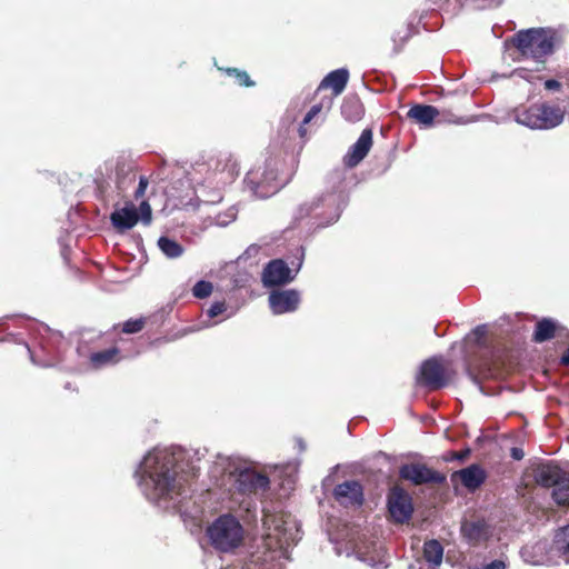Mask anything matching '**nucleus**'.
Segmentation results:
<instances>
[{
  "label": "nucleus",
  "instance_id": "f257e3e1",
  "mask_svg": "<svg viewBox=\"0 0 569 569\" xmlns=\"http://www.w3.org/2000/svg\"><path fill=\"white\" fill-rule=\"evenodd\" d=\"M196 471H183L174 456L168 452L149 453L142 463L141 486L151 501L172 500L182 496Z\"/></svg>",
  "mask_w": 569,
  "mask_h": 569
},
{
  "label": "nucleus",
  "instance_id": "f03ea898",
  "mask_svg": "<svg viewBox=\"0 0 569 569\" xmlns=\"http://www.w3.org/2000/svg\"><path fill=\"white\" fill-rule=\"evenodd\" d=\"M347 201L342 192H328L312 200L310 203L299 206L292 213L291 228L299 226L308 218L309 230L326 228L340 218Z\"/></svg>",
  "mask_w": 569,
  "mask_h": 569
},
{
  "label": "nucleus",
  "instance_id": "7ed1b4c3",
  "mask_svg": "<svg viewBox=\"0 0 569 569\" xmlns=\"http://www.w3.org/2000/svg\"><path fill=\"white\" fill-rule=\"evenodd\" d=\"M565 109L550 101L520 104L511 111L512 119L530 130L548 131L559 127L565 120Z\"/></svg>",
  "mask_w": 569,
  "mask_h": 569
},
{
  "label": "nucleus",
  "instance_id": "20e7f679",
  "mask_svg": "<svg viewBox=\"0 0 569 569\" xmlns=\"http://www.w3.org/2000/svg\"><path fill=\"white\" fill-rule=\"evenodd\" d=\"M511 42L525 58L543 62L548 56L553 53L556 34L542 28H532L518 31Z\"/></svg>",
  "mask_w": 569,
  "mask_h": 569
},
{
  "label": "nucleus",
  "instance_id": "39448f33",
  "mask_svg": "<svg viewBox=\"0 0 569 569\" xmlns=\"http://www.w3.org/2000/svg\"><path fill=\"white\" fill-rule=\"evenodd\" d=\"M211 545L220 551H230L239 547L243 539L240 522L231 515L217 518L207 530Z\"/></svg>",
  "mask_w": 569,
  "mask_h": 569
},
{
  "label": "nucleus",
  "instance_id": "423d86ee",
  "mask_svg": "<svg viewBox=\"0 0 569 569\" xmlns=\"http://www.w3.org/2000/svg\"><path fill=\"white\" fill-rule=\"evenodd\" d=\"M416 381L429 390H439L448 385V377L440 360L433 357L422 362Z\"/></svg>",
  "mask_w": 569,
  "mask_h": 569
},
{
  "label": "nucleus",
  "instance_id": "0eeeda50",
  "mask_svg": "<svg viewBox=\"0 0 569 569\" xmlns=\"http://www.w3.org/2000/svg\"><path fill=\"white\" fill-rule=\"evenodd\" d=\"M388 511L395 522L405 523L410 520L413 506L410 495L402 488L395 487L388 493Z\"/></svg>",
  "mask_w": 569,
  "mask_h": 569
},
{
  "label": "nucleus",
  "instance_id": "6e6552de",
  "mask_svg": "<svg viewBox=\"0 0 569 569\" xmlns=\"http://www.w3.org/2000/svg\"><path fill=\"white\" fill-rule=\"evenodd\" d=\"M399 476L416 486L446 482V476L422 463H406L400 467Z\"/></svg>",
  "mask_w": 569,
  "mask_h": 569
},
{
  "label": "nucleus",
  "instance_id": "1a4fd4ad",
  "mask_svg": "<svg viewBox=\"0 0 569 569\" xmlns=\"http://www.w3.org/2000/svg\"><path fill=\"white\" fill-rule=\"evenodd\" d=\"M332 496L335 500L348 508L360 507L363 503V488L357 480H347L335 487Z\"/></svg>",
  "mask_w": 569,
  "mask_h": 569
},
{
  "label": "nucleus",
  "instance_id": "9d476101",
  "mask_svg": "<svg viewBox=\"0 0 569 569\" xmlns=\"http://www.w3.org/2000/svg\"><path fill=\"white\" fill-rule=\"evenodd\" d=\"M269 487V478L251 469H243L237 473L236 489L243 495L256 493Z\"/></svg>",
  "mask_w": 569,
  "mask_h": 569
},
{
  "label": "nucleus",
  "instance_id": "9b49d317",
  "mask_svg": "<svg viewBox=\"0 0 569 569\" xmlns=\"http://www.w3.org/2000/svg\"><path fill=\"white\" fill-rule=\"evenodd\" d=\"M372 130L365 129L358 140L350 147L343 157V163L347 168L357 167L368 154L372 147Z\"/></svg>",
  "mask_w": 569,
  "mask_h": 569
},
{
  "label": "nucleus",
  "instance_id": "f8f14e48",
  "mask_svg": "<svg viewBox=\"0 0 569 569\" xmlns=\"http://www.w3.org/2000/svg\"><path fill=\"white\" fill-rule=\"evenodd\" d=\"M461 535L470 546H480L491 536L489 525L485 520L463 521L461 523Z\"/></svg>",
  "mask_w": 569,
  "mask_h": 569
},
{
  "label": "nucleus",
  "instance_id": "ddd939ff",
  "mask_svg": "<svg viewBox=\"0 0 569 569\" xmlns=\"http://www.w3.org/2000/svg\"><path fill=\"white\" fill-rule=\"evenodd\" d=\"M140 217L133 202H126V206L121 209L113 211L110 216L112 226L120 232L133 228Z\"/></svg>",
  "mask_w": 569,
  "mask_h": 569
},
{
  "label": "nucleus",
  "instance_id": "4468645a",
  "mask_svg": "<svg viewBox=\"0 0 569 569\" xmlns=\"http://www.w3.org/2000/svg\"><path fill=\"white\" fill-rule=\"evenodd\" d=\"M567 475L568 473L565 472L559 466L551 462L540 465L535 470V479L537 483L547 488H553Z\"/></svg>",
  "mask_w": 569,
  "mask_h": 569
},
{
  "label": "nucleus",
  "instance_id": "2eb2a0df",
  "mask_svg": "<svg viewBox=\"0 0 569 569\" xmlns=\"http://www.w3.org/2000/svg\"><path fill=\"white\" fill-rule=\"evenodd\" d=\"M261 280L264 287L272 288L284 283V260H271L263 269Z\"/></svg>",
  "mask_w": 569,
  "mask_h": 569
},
{
  "label": "nucleus",
  "instance_id": "dca6fc26",
  "mask_svg": "<svg viewBox=\"0 0 569 569\" xmlns=\"http://www.w3.org/2000/svg\"><path fill=\"white\" fill-rule=\"evenodd\" d=\"M349 80V70L347 68L336 69L329 72L320 82L319 89H332L335 96L343 92Z\"/></svg>",
  "mask_w": 569,
  "mask_h": 569
},
{
  "label": "nucleus",
  "instance_id": "f3484780",
  "mask_svg": "<svg viewBox=\"0 0 569 569\" xmlns=\"http://www.w3.org/2000/svg\"><path fill=\"white\" fill-rule=\"evenodd\" d=\"M461 483L470 491L478 489L486 480V472L479 465H470L457 472Z\"/></svg>",
  "mask_w": 569,
  "mask_h": 569
},
{
  "label": "nucleus",
  "instance_id": "a211bd4d",
  "mask_svg": "<svg viewBox=\"0 0 569 569\" xmlns=\"http://www.w3.org/2000/svg\"><path fill=\"white\" fill-rule=\"evenodd\" d=\"M438 116L439 110L431 104H415L407 112L408 119H412L423 127L432 126Z\"/></svg>",
  "mask_w": 569,
  "mask_h": 569
},
{
  "label": "nucleus",
  "instance_id": "6ab92c4d",
  "mask_svg": "<svg viewBox=\"0 0 569 569\" xmlns=\"http://www.w3.org/2000/svg\"><path fill=\"white\" fill-rule=\"evenodd\" d=\"M149 178L146 176H140L138 178V186L133 191V199L136 201H140L139 210L141 212V220L144 224H149L152 219V210L148 200L144 199L146 191L149 187Z\"/></svg>",
  "mask_w": 569,
  "mask_h": 569
},
{
  "label": "nucleus",
  "instance_id": "aec40b11",
  "mask_svg": "<svg viewBox=\"0 0 569 569\" xmlns=\"http://www.w3.org/2000/svg\"><path fill=\"white\" fill-rule=\"evenodd\" d=\"M547 541H537L532 545H526L520 550V556L525 562L533 566L543 565L547 560Z\"/></svg>",
  "mask_w": 569,
  "mask_h": 569
},
{
  "label": "nucleus",
  "instance_id": "412c9836",
  "mask_svg": "<svg viewBox=\"0 0 569 569\" xmlns=\"http://www.w3.org/2000/svg\"><path fill=\"white\" fill-rule=\"evenodd\" d=\"M89 360L91 366L96 369H100L109 365H116L121 360L120 349L118 347H111L106 350L92 352Z\"/></svg>",
  "mask_w": 569,
  "mask_h": 569
},
{
  "label": "nucleus",
  "instance_id": "4be33fe9",
  "mask_svg": "<svg viewBox=\"0 0 569 569\" xmlns=\"http://www.w3.org/2000/svg\"><path fill=\"white\" fill-rule=\"evenodd\" d=\"M365 113L360 99L356 96L346 97L341 104V114L349 122L359 121Z\"/></svg>",
  "mask_w": 569,
  "mask_h": 569
},
{
  "label": "nucleus",
  "instance_id": "5701e85b",
  "mask_svg": "<svg viewBox=\"0 0 569 569\" xmlns=\"http://www.w3.org/2000/svg\"><path fill=\"white\" fill-rule=\"evenodd\" d=\"M305 260L303 246H296L287 253V283L291 282L300 271Z\"/></svg>",
  "mask_w": 569,
  "mask_h": 569
},
{
  "label": "nucleus",
  "instance_id": "b1692460",
  "mask_svg": "<svg viewBox=\"0 0 569 569\" xmlns=\"http://www.w3.org/2000/svg\"><path fill=\"white\" fill-rule=\"evenodd\" d=\"M423 558L429 567L438 568L442 563L443 547L438 540H429L423 546Z\"/></svg>",
  "mask_w": 569,
  "mask_h": 569
},
{
  "label": "nucleus",
  "instance_id": "393cba45",
  "mask_svg": "<svg viewBox=\"0 0 569 569\" xmlns=\"http://www.w3.org/2000/svg\"><path fill=\"white\" fill-rule=\"evenodd\" d=\"M556 323L551 319H542L536 325L533 340L536 342H545L553 338Z\"/></svg>",
  "mask_w": 569,
  "mask_h": 569
},
{
  "label": "nucleus",
  "instance_id": "a878e982",
  "mask_svg": "<svg viewBox=\"0 0 569 569\" xmlns=\"http://www.w3.org/2000/svg\"><path fill=\"white\" fill-rule=\"evenodd\" d=\"M160 250L170 259H176L182 256L184 248L176 240L168 237H160L158 240Z\"/></svg>",
  "mask_w": 569,
  "mask_h": 569
},
{
  "label": "nucleus",
  "instance_id": "bb28decb",
  "mask_svg": "<svg viewBox=\"0 0 569 569\" xmlns=\"http://www.w3.org/2000/svg\"><path fill=\"white\" fill-rule=\"evenodd\" d=\"M306 126L307 124H303V121H302L298 128V133H299L301 141L297 144V148H295L292 151L293 154H292V159H291V168L293 169V171L289 177L287 176V184L289 183L290 179L292 178L293 173L296 172V170L299 166L300 153L309 138L308 129L306 128Z\"/></svg>",
  "mask_w": 569,
  "mask_h": 569
},
{
  "label": "nucleus",
  "instance_id": "cd10ccee",
  "mask_svg": "<svg viewBox=\"0 0 569 569\" xmlns=\"http://www.w3.org/2000/svg\"><path fill=\"white\" fill-rule=\"evenodd\" d=\"M552 498L558 506H569V475L553 487Z\"/></svg>",
  "mask_w": 569,
  "mask_h": 569
},
{
  "label": "nucleus",
  "instance_id": "c85d7f7f",
  "mask_svg": "<svg viewBox=\"0 0 569 569\" xmlns=\"http://www.w3.org/2000/svg\"><path fill=\"white\" fill-rule=\"evenodd\" d=\"M553 546L561 555H567L569 552V525L560 528L556 532Z\"/></svg>",
  "mask_w": 569,
  "mask_h": 569
},
{
  "label": "nucleus",
  "instance_id": "c756f323",
  "mask_svg": "<svg viewBox=\"0 0 569 569\" xmlns=\"http://www.w3.org/2000/svg\"><path fill=\"white\" fill-rule=\"evenodd\" d=\"M146 326V318L141 317L138 319H129L124 321L122 325H116L113 326V330H118L121 328V332L131 335V333H138L143 330Z\"/></svg>",
  "mask_w": 569,
  "mask_h": 569
},
{
  "label": "nucleus",
  "instance_id": "7c9ffc66",
  "mask_svg": "<svg viewBox=\"0 0 569 569\" xmlns=\"http://www.w3.org/2000/svg\"><path fill=\"white\" fill-rule=\"evenodd\" d=\"M224 72L229 77H233L239 86L253 87L254 82L250 79L247 71L237 68H227Z\"/></svg>",
  "mask_w": 569,
  "mask_h": 569
},
{
  "label": "nucleus",
  "instance_id": "2f4dec72",
  "mask_svg": "<svg viewBox=\"0 0 569 569\" xmlns=\"http://www.w3.org/2000/svg\"><path fill=\"white\" fill-rule=\"evenodd\" d=\"M270 308L276 315L284 313V291L274 290L269 297Z\"/></svg>",
  "mask_w": 569,
  "mask_h": 569
},
{
  "label": "nucleus",
  "instance_id": "473e14b6",
  "mask_svg": "<svg viewBox=\"0 0 569 569\" xmlns=\"http://www.w3.org/2000/svg\"><path fill=\"white\" fill-rule=\"evenodd\" d=\"M126 176H137L136 166L124 158L118 159L116 164V178Z\"/></svg>",
  "mask_w": 569,
  "mask_h": 569
},
{
  "label": "nucleus",
  "instance_id": "72a5a7b5",
  "mask_svg": "<svg viewBox=\"0 0 569 569\" xmlns=\"http://www.w3.org/2000/svg\"><path fill=\"white\" fill-rule=\"evenodd\" d=\"M300 463L301 460L298 458L287 461V490L293 489L291 485H295L297 482V473L299 471Z\"/></svg>",
  "mask_w": 569,
  "mask_h": 569
},
{
  "label": "nucleus",
  "instance_id": "f704fd0d",
  "mask_svg": "<svg viewBox=\"0 0 569 569\" xmlns=\"http://www.w3.org/2000/svg\"><path fill=\"white\" fill-rule=\"evenodd\" d=\"M213 286L211 282L206 280L198 281L192 288V295L196 298L204 299L212 293Z\"/></svg>",
  "mask_w": 569,
  "mask_h": 569
},
{
  "label": "nucleus",
  "instance_id": "c9c22d12",
  "mask_svg": "<svg viewBox=\"0 0 569 569\" xmlns=\"http://www.w3.org/2000/svg\"><path fill=\"white\" fill-rule=\"evenodd\" d=\"M300 292L295 289H287V313L298 309L300 303Z\"/></svg>",
  "mask_w": 569,
  "mask_h": 569
},
{
  "label": "nucleus",
  "instance_id": "e433bc0d",
  "mask_svg": "<svg viewBox=\"0 0 569 569\" xmlns=\"http://www.w3.org/2000/svg\"><path fill=\"white\" fill-rule=\"evenodd\" d=\"M136 180L137 176H126L121 178H116V188L118 190V193L124 196L130 184L134 183Z\"/></svg>",
  "mask_w": 569,
  "mask_h": 569
},
{
  "label": "nucleus",
  "instance_id": "4c0bfd02",
  "mask_svg": "<svg viewBox=\"0 0 569 569\" xmlns=\"http://www.w3.org/2000/svg\"><path fill=\"white\" fill-rule=\"evenodd\" d=\"M226 309H227V306H226L224 301H217V302L212 303L210 306V308L208 309V316L210 318H214V317L221 315L222 312H224Z\"/></svg>",
  "mask_w": 569,
  "mask_h": 569
},
{
  "label": "nucleus",
  "instance_id": "58836bf2",
  "mask_svg": "<svg viewBox=\"0 0 569 569\" xmlns=\"http://www.w3.org/2000/svg\"><path fill=\"white\" fill-rule=\"evenodd\" d=\"M322 110V106L320 103L313 104L309 111L306 113L303 118V124L310 123Z\"/></svg>",
  "mask_w": 569,
  "mask_h": 569
},
{
  "label": "nucleus",
  "instance_id": "ea45409f",
  "mask_svg": "<svg viewBox=\"0 0 569 569\" xmlns=\"http://www.w3.org/2000/svg\"><path fill=\"white\" fill-rule=\"evenodd\" d=\"M359 559H361L362 561L368 562L371 567H373L376 569H385V568L388 567V565L385 563V561H373L372 558H368V557L363 556L360 552H359Z\"/></svg>",
  "mask_w": 569,
  "mask_h": 569
},
{
  "label": "nucleus",
  "instance_id": "a19ab883",
  "mask_svg": "<svg viewBox=\"0 0 569 569\" xmlns=\"http://www.w3.org/2000/svg\"><path fill=\"white\" fill-rule=\"evenodd\" d=\"M398 36H399V33H397V34L395 33L392 36V41L395 42V51L396 52H399L401 50V47L407 41V39L410 37V32L406 31V33L402 37H400V43H398Z\"/></svg>",
  "mask_w": 569,
  "mask_h": 569
},
{
  "label": "nucleus",
  "instance_id": "79ce46f5",
  "mask_svg": "<svg viewBox=\"0 0 569 569\" xmlns=\"http://www.w3.org/2000/svg\"><path fill=\"white\" fill-rule=\"evenodd\" d=\"M506 568H507V565L502 559H496V560H492L491 562L482 566L481 569H506Z\"/></svg>",
  "mask_w": 569,
  "mask_h": 569
},
{
  "label": "nucleus",
  "instance_id": "37998d69",
  "mask_svg": "<svg viewBox=\"0 0 569 569\" xmlns=\"http://www.w3.org/2000/svg\"><path fill=\"white\" fill-rule=\"evenodd\" d=\"M472 335L475 336L477 341L481 340L487 335V326L486 325L477 326L472 330Z\"/></svg>",
  "mask_w": 569,
  "mask_h": 569
},
{
  "label": "nucleus",
  "instance_id": "c03bdc74",
  "mask_svg": "<svg viewBox=\"0 0 569 569\" xmlns=\"http://www.w3.org/2000/svg\"><path fill=\"white\" fill-rule=\"evenodd\" d=\"M545 88L549 91H558L561 88V83L556 79H548L545 81Z\"/></svg>",
  "mask_w": 569,
  "mask_h": 569
},
{
  "label": "nucleus",
  "instance_id": "a18cd8bd",
  "mask_svg": "<svg viewBox=\"0 0 569 569\" xmlns=\"http://www.w3.org/2000/svg\"><path fill=\"white\" fill-rule=\"evenodd\" d=\"M260 246L258 244H251L247 248V250L244 251L243 256L250 258V257H256L259 251H260Z\"/></svg>",
  "mask_w": 569,
  "mask_h": 569
},
{
  "label": "nucleus",
  "instance_id": "49530a36",
  "mask_svg": "<svg viewBox=\"0 0 569 569\" xmlns=\"http://www.w3.org/2000/svg\"><path fill=\"white\" fill-rule=\"evenodd\" d=\"M511 457L516 460H521L523 458V451L519 448H512Z\"/></svg>",
  "mask_w": 569,
  "mask_h": 569
},
{
  "label": "nucleus",
  "instance_id": "de8ad7c7",
  "mask_svg": "<svg viewBox=\"0 0 569 569\" xmlns=\"http://www.w3.org/2000/svg\"><path fill=\"white\" fill-rule=\"evenodd\" d=\"M295 442H296L298 452L302 453L306 450V445H305L303 440L301 438H296Z\"/></svg>",
  "mask_w": 569,
  "mask_h": 569
},
{
  "label": "nucleus",
  "instance_id": "09e8293b",
  "mask_svg": "<svg viewBox=\"0 0 569 569\" xmlns=\"http://www.w3.org/2000/svg\"><path fill=\"white\" fill-rule=\"evenodd\" d=\"M560 363L563 365V366H569V347L567 348V350L561 356Z\"/></svg>",
  "mask_w": 569,
  "mask_h": 569
},
{
  "label": "nucleus",
  "instance_id": "8fccbe9b",
  "mask_svg": "<svg viewBox=\"0 0 569 569\" xmlns=\"http://www.w3.org/2000/svg\"><path fill=\"white\" fill-rule=\"evenodd\" d=\"M448 121L457 124H463L468 122L467 120H463L461 117H453L448 119Z\"/></svg>",
  "mask_w": 569,
  "mask_h": 569
},
{
  "label": "nucleus",
  "instance_id": "3c124183",
  "mask_svg": "<svg viewBox=\"0 0 569 569\" xmlns=\"http://www.w3.org/2000/svg\"><path fill=\"white\" fill-rule=\"evenodd\" d=\"M469 453H470V450H469V449H467V450H465V451H461V452H459V453H457V455H456V459H458V460H461V461H462V460H465V459L469 456Z\"/></svg>",
  "mask_w": 569,
  "mask_h": 569
},
{
  "label": "nucleus",
  "instance_id": "603ef678",
  "mask_svg": "<svg viewBox=\"0 0 569 569\" xmlns=\"http://www.w3.org/2000/svg\"><path fill=\"white\" fill-rule=\"evenodd\" d=\"M419 569H438V568H436V567H429V563H427V562H426V563L421 565V566L419 567Z\"/></svg>",
  "mask_w": 569,
  "mask_h": 569
},
{
  "label": "nucleus",
  "instance_id": "864d4df0",
  "mask_svg": "<svg viewBox=\"0 0 569 569\" xmlns=\"http://www.w3.org/2000/svg\"><path fill=\"white\" fill-rule=\"evenodd\" d=\"M292 540H293L295 542H297L298 540H301V537L293 538Z\"/></svg>",
  "mask_w": 569,
  "mask_h": 569
}]
</instances>
